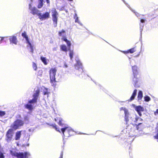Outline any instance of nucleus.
<instances>
[{
    "mask_svg": "<svg viewBox=\"0 0 158 158\" xmlns=\"http://www.w3.org/2000/svg\"><path fill=\"white\" fill-rule=\"evenodd\" d=\"M10 154L13 157H16L17 158H28L30 156V153L26 152L24 153H18L17 151L15 149L10 150ZM0 158H4L3 154L0 152Z\"/></svg>",
    "mask_w": 158,
    "mask_h": 158,
    "instance_id": "nucleus-1",
    "label": "nucleus"
},
{
    "mask_svg": "<svg viewBox=\"0 0 158 158\" xmlns=\"http://www.w3.org/2000/svg\"><path fill=\"white\" fill-rule=\"evenodd\" d=\"M39 94V90H37L33 95V98L28 101L27 104L25 105V107L29 110H31L33 108V105L37 102V100Z\"/></svg>",
    "mask_w": 158,
    "mask_h": 158,
    "instance_id": "nucleus-2",
    "label": "nucleus"
},
{
    "mask_svg": "<svg viewBox=\"0 0 158 158\" xmlns=\"http://www.w3.org/2000/svg\"><path fill=\"white\" fill-rule=\"evenodd\" d=\"M56 71L57 69L55 68H52L49 71L51 82L53 86L55 84V77Z\"/></svg>",
    "mask_w": 158,
    "mask_h": 158,
    "instance_id": "nucleus-3",
    "label": "nucleus"
},
{
    "mask_svg": "<svg viewBox=\"0 0 158 158\" xmlns=\"http://www.w3.org/2000/svg\"><path fill=\"white\" fill-rule=\"evenodd\" d=\"M52 16V20L54 22V25L55 27H56L57 24V21L58 14L55 8H52L51 10Z\"/></svg>",
    "mask_w": 158,
    "mask_h": 158,
    "instance_id": "nucleus-4",
    "label": "nucleus"
},
{
    "mask_svg": "<svg viewBox=\"0 0 158 158\" xmlns=\"http://www.w3.org/2000/svg\"><path fill=\"white\" fill-rule=\"evenodd\" d=\"M59 34L60 36H62L61 39L66 42L68 47V49L70 50L71 46V42L66 38V33L65 31L63 30H62L61 31L59 32Z\"/></svg>",
    "mask_w": 158,
    "mask_h": 158,
    "instance_id": "nucleus-5",
    "label": "nucleus"
},
{
    "mask_svg": "<svg viewBox=\"0 0 158 158\" xmlns=\"http://www.w3.org/2000/svg\"><path fill=\"white\" fill-rule=\"evenodd\" d=\"M23 122L20 120H17L15 121L11 125V127L14 129H17L23 125Z\"/></svg>",
    "mask_w": 158,
    "mask_h": 158,
    "instance_id": "nucleus-6",
    "label": "nucleus"
},
{
    "mask_svg": "<svg viewBox=\"0 0 158 158\" xmlns=\"http://www.w3.org/2000/svg\"><path fill=\"white\" fill-rule=\"evenodd\" d=\"M29 9L31 10V13L33 15H36L38 16L40 15V12L35 7H32V3H30L29 4Z\"/></svg>",
    "mask_w": 158,
    "mask_h": 158,
    "instance_id": "nucleus-7",
    "label": "nucleus"
},
{
    "mask_svg": "<svg viewBox=\"0 0 158 158\" xmlns=\"http://www.w3.org/2000/svg\"><path fill=\"white\" fill-rule=\"evenodd\" d=\"M137 67L136 66H133L132 67V69L133 73L134 75V78L133 79V81L135 82V85H136V83L138 82V78L136 77V76L138 74L137 71Z\"/></svg>",
    "mask_w": 158,
    "mask_h": 158,
    "instance_id": "nucleus-8",
    "label": "nucleus"
},
{
    "mask_svg": "<svg viewBox=\"0 0 158 158\" xmlns=\"http://www.w3.org/2000/svg\"><path fill=\"white\" fill-rule=\"evenodd\" d=\"M50 17V13L48 12H46L45 13L42 14L40 13L39 15V18L41 20H44L47 19Z\"/></svg>",
    "mask_w": 158,
    "mask_h": 158,
    "instance_id": "nucleus-9",
    "label": "nucleus"
},
{
    "mask_svg": "<svg viewBox=\"0 0 158 158\" xmlns=\"http://www.w3.org/2000/svg\"><path fill=\"white\" fill-rule=\"evenodd\" d=\"M22 35L23 37L26 39V40L27 41V43L28 44V47H29L30 48L31 51L32 52H33V47L32 46L31 44L29 42L28 36L27 35L26 33L25 32H24L23 33H22Z\"/></svg>",
    "mask_w": 158,
    "mask_h": 158,
    "instance_id": "nucleus-10",
    "label": "nucleus"
},
{
    "mask_svg": "<svg viewBox=\"0 0 158 158\" xmlns=\"http://www.w3.org/2000/svg\"><path fill=\"white\" fill-rule=\"evenodd\" d=\"M13 134V131L11 129H10L8 131L6 134V140L8 142L11 140Z\"/></svg>",
    "mask_w": 158,
    "mask_h": 158,
    "instance_id": "nucleus-11",
    "label": "nucleus"
},
{
    "mask_svg": "<svg viewBox=\"0 0 158 158\" xmlns=\"http://www.w3.org/2000/svg\"><path fill=\"white\" fill-rule=\"evenodd\" d=\"M132 106L135 108V110L137 112L139 115L141 116H142V114L141 112L144 111L143 108L140 106H136L134 104H133Z\"/></svg>",
    "mask_w": 158,
    "mask_h": 158,
    "instance_id": "nucleus-12",
    "label": "nucleus"
},
{
    "mask_svg": "<svg viewBox=\"0 0 158 158\" xmlns=\"http://www.w3.org/2000/svg\"><path fill=\"white\" fill-rule=\"evenodd\" d=\"M9 40L10 43L14 44H17L18 41L16 36H10L9 37Z\"/></svg>",
    "mask_w": 158,
    "mask_h": 158,
    "instance_id": "nucleus-13",
    "label": "nucleus"
},
{
    "mask_svg": "<svg viewBox=\"0 0 158 158\" xmlns=\"http://www.w3.org/2000/svg\"><path fill=\"white\" fill-rule=\"evenodd\" d=\"M120 110H124V114L125 115V120L127 121L128 120V117L129 116V113L127 109L124 107H121L120 108Z\"/></svg>",
    "mask_w": 158,
    "mask_h": 158,
    "instance_id": "nucleus-14",
    "label": "nucleus"
},
{
    "mask_svg": "<svg viewBox=\"0 0 158 158\" xmlns=\"http://www.w3.org/2000/svg\"><path fill=\"white\" fill-rule=\"evenodd\" d=\"M77 63L75 65V69H80V71L82 72L83 71L81 64L79 60H77Z\"/></svg>",
    "mask_w": 158,
    "mask_h": 158,
    "instance_id": "nucleus-15",
    "label": "nucleus"
},
{
    "mask_svg": "<svg viewBox=\"0 0 158 158\" xmlns=\"http://www.w3.org/2000/svg\"><path fill=\"white\" fill-rule=\"evenodd\" d=\"M61 130L64 135V133L65 131H66L69 133L71 131H73L70 127H66L64 128H62Z\"/></svg>",
    "mask_w": 158,
    "mask_h": 158,
    "instance_id": "nucleus-16",
    "label": "nucleus"
},
{
    "mask_svg": "<svg viewBox=\"0 0 158 158\" xmlns=\"http://www.w3.org/2000/svg\"><path fill=\"white\" fill-rule=\"evenodd\" d=\"M46 1L47 3H49L50 2L49 0H46ZM31 1L32 2V1L31 0ZM43 0H39V3L38 6V8H40L42 7L43 5Z\"/></svg>",
    "mask_w": 158,
    "mask_h": 158,
    "instance_id": "nucleus-17",
    "label": "nucleus"
},
{
    "mask_svg": "<svg viewBox=\"0 0 158 158\" xmlns=\"http://www.w3.org/2000/svg\"><path fill=\"white\" fill-rule=\"evenodd\" d=\"M21 131H17L16 133L15 137V139L16 140H18L19 139L21 135Z\"/></svg>",
    "mask_w": 158,
    "mask_h": 158,
    "instance_id": "nucleus-18",
    "label": "nucleus"
},
{
    "mask_svg": "<svg viewBox=\"0 0 158 158\" xmlns=\"http://www.w3.org/2000/svg\"><path fill=\"white\" fill-rule=\"evenodd\" d=\"M137 91V90L136 89H135L134 90V92L132 94V95L130 98V101H131L134 99L135 97Z\"/></svg>",
    "mask_w": 158,
    "mask_h": 158,
    "instance_id": "nucleus-19",
    "label": "nucleus"
},
{
    "mask_svg": "<svg viewBox=\"0 0 158 158\" xmlns=\"http://www.w3.org/2000/svg\"><path fill=\"white\" fill-rule=\"evenodd\" d=\"M60 49L63 51L64 52L67 51V48L66 46L64 45H62L60 46Z\"/></svg>",
    "mask_w": 158,
    "mask_h": 158,
    "instance_id": "nucleus-20",
    "label": "nucleus"
},
{
    "mask_svg": "<svg viewBox=\"0 0 158 158\" xmlns=\"http://www.w3.org/2000/svg\"><path fill=\"white\" fill-rule=\"evenodd\" d=\"M143 97V93L141 91H139L138 96V100H141Z\"/></svg>",
    "mask_w": 158,
    "mask_h": 158,
    "instance_id": "nucleus-21",
    "label": "nucleus"
},
{
    "mask_svg": "<svg viewBox=\"0 0 158 158\" xmlns=\"http://www.w3.org/2000/svg\"><path fill=\"white\" fill-rule=\"evenodd\" d=\"M40 59L42 60V61L43 62L44 64L45 65H46L47 64V60L46 58L45 57H43L42 56H41L40 57Z\"/></svg>",
    "mask_w": 158,
    "mask_h": 158,
    "instance_id": "nucleus-22",
    "label": "nucleus"
},
{
    "mask_svg": "<svg viewBox=\"0 0 158 158\" xmlns=\"http://www.w3.org/2000/svg\"><path fill=\"white\" fill-rule=\"evenodd\" d=\"M135 51V50L134 48H132L130 50H128V51L126 52H124V53H128L129 52H130L131 53H132L134 52Z\"/></svg>",
    "mask_w": 158,
    "mask_h": 158,
    "instance_id": "nucleus-23",
    "label": "nucleus"
},
{
    "mask_svg": "<svg viewBox=\"0 0 158 158\" xmlns=\"http://www.w3.org/2000/svg\"><path fill=\"white\" fill-rule=\"evenodd\" d=\"M44 95H47V97L48 98V95L50 93L49 92H48L47 89H45V90L44 91Z\"/></svg>",
    "mask_w": 158,
    "mask_h": 158,
    "instance_id": "nucleus-24",
    "label": "nucleus"
},
{
    "mask_svg": "<svg viewBox=\"0 0 158 158\" xmlns=\"http://www.w3.org/2000/svg\"><path fill=\"white\" fill-rule=\"evenodd\" d=\"M73 51H70L69 53V56L70 57L71 60H72L73 57Z\"/></svg>",
    "mask_w": 158,
    "mask_h": 158,
    "instance_id": "nucleus-25",
    "label": "nucleus"
},
{
    "mask_svg": "<svg viewBox=\"0 0 158 158\" xmlns=\"http://www.w3.org/2000/svg\"><path fill=\"white\" fill-rule=\"evenodd\" d=\"M144 99H145V101H146V102H148L150 100V97L148 96L145 97L144 98Z\"/></svg>",
    "mask_w": 158,
    "mask_h": 158,
    "instance_id": "nucleus-26",
    "label": "nucleus"
},
{
    "mask_svg": "<svg viewBox=\"0 0 158 158\" xmlns=\"http://www.w3.org/2000/svg\"><path fill=\"white\" fill-rule=\"evenodd\" d=\"M5 114V112L3 111H0V117H2Z\"/></svg>",
    "mask_w": 158,
    "mask_h": 158,
    "instance_id": "nucleus-27",
    "label": "nucleus"
},
{
    "mask_svg": "<svg viewBox=\"0 0 158 158\" xmlns=\"http://www.w3.org/2000/svg\"><path fill=\"white\" fill-rule=\"evenodd\" d=\"M75 17H76V18H77L75 20V22H76V23H79V21L78 20V17H77V14H75Z\"/></svg>",
    "mask_w": 158,
    "mask_h": 158,
    "instance_id": "nucleus-28",
    "label": "nucleus"
},
{
    "mask_svg": "<svg viewBox=\"0 0 158 158\" xmlns=\"http://www.w3.org/2000/svg\"><path fill=\"white\" fill-rule=\"evenodd\" d=\"M59 123H58V124L60 126H62V119L61 118H59Z\"/></svg>",
    "mask_w": 158,
    "mask_h": 158,
    "instance_id": "nucleus-29",
    "label": "nucleus"
},
{
    "mask_svg": "<svg viewBox=\"0 0 158 158\" xmlns=\"http://www.w3.org/2000/svg\"><path fill=\"white\" fill-rule=\"evenodd\" d=\"M32 66H33V67L34 68V69L35 70H36V64L35 63H33Z\"/></svg>",
    "mask_w": 158,
    "mask_h": 158,
    "instance_id": "nucleus-30",
    "label": "nucleus"
},
{
    "mask_svg": "<svg viewBox=\"0 0 158 158\" xmlns=\"http://www.w3.org/2000/svg\"><path fill=\"white\" fill-rule=\"evenodd\" d=\"M64 67L65 68H67L68 67L67 65L65 63H64Z\"/></svg>",
    "mask_w": 158,
    "mask_h": 158,
    "instance_id": "nucleus-31",
    "label": "nucleus"
},
{
    "mask_svg": "<svg viewBox=\"0 0 158 158\" xmlns=\"http://www.w3.org/2000/svg\"><path fill=\"white\" fill-rule=\"evenodd\" d=\"M155 139H158V133L155 136Z\"/></svg>",
    "mask_w": 158,
    "mask_h": 158,
    "instance_id": "nucleus-32",
    "label": "nucleus"
},
{
    "mask_svg": "<svg viewBox=\"0 0 158 158\" xmlns=\"http://www.w3.org/2000/svg\"><path fill=\"white\" fill-rule=\"evenodd\" d=\"M158 114V109L155 112V114L156 115V114Z\"/></svg>",
    "mask_w": 158,
    "mask_h": 158,
    "instance_id": "nucleus-33",
    "label": "nucleus"
},
{
    "mask_svg": "<svg viewBox=\"0 0 158 158\" xmlns=\"http://www.w3.org/2000/svg\"><path fill=\"white\" fill-rule=\"evenodd\" d=\"M63 153L62 152L61 154L60 157L59 158H63Z\"/></svg>",
    "mask_w": 158,
    "mask_h": 158,
    "instance_id": "nucleus-34",
    "label": "nucleus"
},
{
    "mask_svg": "<svg viewBox=\"0 0 158 158\" xmlns=\"http://www.w3.org/2000/svg\"><path fill=\"white\" fill-rule=\"evenodd\" d=\"M141 22L142 23H143L144 22V20L143 19H141Z\"/></svg>",
    "mask_w": 158,
    "mask_h": 158,
    "instance_id": "nucleus-35",
    "label": "nucleus"
},
{
    "mask_svg": "<svg viewBox=\"0 0 158 158\" xmlns=\"http://www.w3.org/2000/svg\"><path fill=\"white\" fill-rule=\"evenodd\" d=\"M4 38V37H2V39L1 40V41H1V42H0V44L1 43V41H2V40H3V38Z\"/></svg>",
    "mask_w": 158,
    "mask_h": 158,
    "instance_id": "nucleus-36",
    "label": "nucleus"
},
{
    "mask_svg": "<svg viewBox=\"0 0 158 158\" xmlns=\"http://www.w3.org/2000/svg\"><path fill=\"white\" fill-rule=\"evenodd\" d=\"M25 120H28V118L27 117H26V118H25Z\"/></svg>",
    "mask_w": 158,
    "mask_h": 158,
    "instance_id": "nucleus-37",
    "label": "nucleus"
},
{
    "mask_svg": "<svg viewBox=\"0 0 158 158\" xmlns=\"http://www.w3.org/2000/svg\"><path fill=\"white\" fill-rule=\"evenodd\" d=\"M156 129L158 131V124L157 125V127H156Z\"/></svg>",
    "mask_w": 158,
    "mask_h": 158,
    "instance_id": "nucleus-38",
    "label": "nucleus"
},
{
    "mask_svg": "<svg viewBox=\"0 0 158 158\" xmlns=\"http://www.w3.org/2000/svg\"><path fill=\"white\" fill-rule=\"evenodd\" d=\"M56 130L57 131H59L60 132V131L57 129V128H56Z\"/></svg>",
    "mask_w": 158,
    "mask_h": 158,
    "instance_id": "nucleus-39",
    "label": "nucleus"
},
{
    "mask_svg": "<svg viewBox=\"0 0 158 158\" xmlns=\"http://www.w3.org/2000/svg\"><path fill=\"white\" fill-rule=\"evenodd\" d=\"M128 120H127V121H126V123H127V121H128V120H129V119H128ZM126 124H127V123H126Z\"/></svg>",
    "mask_w": 158,
    "mask_h": 158,
    "instance_id": "nucleus-40",
    "label": "nucleus"
},
{
    "mask_svg": "<svg viewBox=\"0 0 158 158\" xmlns=\"http://www.w3.org/2000/svg\"><path fill=\"white\" fill-rule=\"evenodd\" d=\"M56 125L55 124H54V125L53 126L54 127H56Z\"/></svg>",
    "mask_w": 158,
    "mask_h": 158,
    "instance_id": "nucleus-41",
    "label": "nucleus"
},
{
    "mask_svg": "<svg viewBox=\"0 0 158 158\" xmlns=\"http://www.w3.org/2000/svg\"><path fill=\"white\" fill-rule=\"evenodd\" d=\"M29 143H28V144H27V146H29Z\"/></svg>",
    "mask_w": 158,
    "mask_h": 158,
    "instance_id": "nucleus-42",
    "label": "nucleus"
},
{
    "mask_svg": "<svg viewBox=\"0 0 158 158\" xmlns=\"http://www.w3.org/2000/svg\"><path fill=\"white\" fill-rule=\"evenodd\" d=\"M140 30H141V31H142V29H140Z\"/></svg>",
    "mask_w": 158,
    "mask_h": 158,
    "instance_id": "nucleus-43",
    "label": "nucleus"
},
{
    "mask_svg": "<svg viewBox=\"0 0 158 158\" xmlns=\"http://www.w3.org/2000/svg\"><path fill=\"white\" fill-rule=\"evenodd\" d=\"M55 121H56V118H55Z\"/></svg>",
    "mask_w": 158,
    "mask_h": 158,
    "instance_id": "nucleus-44",
    "label": "nucleus"
},
{
    "mask_svg": "<svg viewBox=\"0 0 158 158\" xmlns=\"http://www.w3.org/2000/svg\"><path fill=\"white\" fill-rule=\"evenodd\" d=\"M123 0V2L125 3V2H124V0Z\"/></svg>",
    "mask_w": 158,
    "mask_h": 158,
    "instance_id": "nucleus-45",
    "label": "nucleus"
},
{
    "mask_svg": "<svg viewBox=\"0 0 158 158\" xmlns=\"http://www.w3.org/2000/svg\"><path fill=\"white\" fill-rule=\"evenodd\" d=\"M136 15L137 16H138L136 14Z\"/></svg>",
    "mask_w": 158,
    "mask_h": 158,
    "instance_id": "nucleus-46",
    "label": "nucleus"
},
{
    "mask_svg": "<svg viewBox=\"0 0 158 158\" xmlns=\"http://www.w3.org/2000/svg\"><path fill=\"white\" fill-rule=\"evenodd\" d=\"M31 1H32V0H31Z\"/></svg>",
    "mask_w": 158,
    "mask_h": 158,
    "instance_id": "nucleus-47",
    "label": "nucleus"
}]
</instances>
